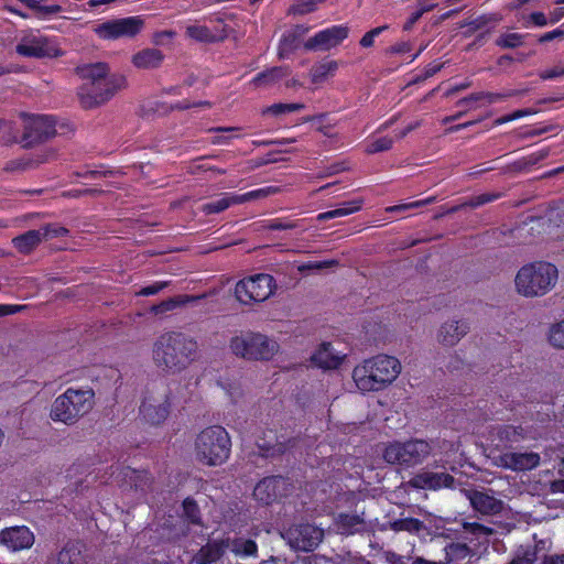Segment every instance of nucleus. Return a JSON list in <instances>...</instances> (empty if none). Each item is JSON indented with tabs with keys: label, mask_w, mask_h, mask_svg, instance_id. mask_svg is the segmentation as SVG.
Masks as SVG:
<instances>
[{
	"label": "nucleus",
	"mask_w": 564,
	"mask_h": 564,
	"mask_svg": "<svg viewBox=\"0 0 564 564\" xmlns=\"http://www.w3.org/2000/svg\"><path fill=\"white\" fill-rule=\"evenodd\" d=\"M94 391L91 389H67L52 404L50 416L54 422L67 425L76 423L93 408Z\"/></svg>",
	"instance_id": "423d86ee"
},
{
	"label": "nucleus",
	"mask_w": 564,
	"mask_h": 564,
	"mask_svg": "<svg viewBox=\"0 0 564 564\" xmlns=\"http://www.w3.org/2000/svg\"><path fill=\"white\" fill-rule=\"evenodd\" d=\"M258 448L260 451V455L264 457L280 455L285 451V446L282 443L271 444L269 442H259Z\"/></svg>",
	"instance_id": "a18cd8bd"
},
{
	"label": "nucleus",
	"mask_w": 564,
	"mask_h": 564,
	"mask_svg": "<svg viewBox=\"0 0 564 564\" xmlns=\"http://www.w3.org/2000/svg\"><path fill=\"white\" fill-rule=\"evenodd\" d=\"M304 107H305L304 104H301V102H291V104L279 102V104H273V105L267 107L263 110V115H272L274 117H279V116H282L285 113L300 111Z\"/></svg>",
	"instance_id": "58836bf2"
},
{
	"label": "nucleus",
	"mask_w": 564,
	"mask_h": 564,
	"mask_svg": "<svg viewBox=\"0 0 564 564\" xmlns=\"http://www.w3.org/2000/svg\"><path fill=\"white\" fill-rule=\"evenodd\" d=\"M197 343L177 332H167L162 334L153 346V361L156 366L180 371L185 368L195 358Z\"/></svg>",
	"instance_id": "7ed1b4c3"
},
{
	"label": "nucleus",
	"mask_w": 564,
	"mask_h": 564,
	"mask_svg": "<svg viewBox=\"0 0 564 564\" xmlns=\"http://www.w3.org/2000/svg\"><path fill=\"white\" fill-rule=\"evenodd\" d=\"M470 554V547L464 543H452L446 547V556L448 561L465 558Z\"/></svg>",
	"instance_id": "c03bdc74"
},
{
	"label": "nucleus",
	"mask_w": 564,
	"mask_h": 564,
	"mask_svg": "<svg viewBox=\"0 0 564 564\" xmlns=\"http://www.w3.org/2000/svg\"><path fill=\"white\" fill-rule=\"evenodd\" d=\"M229 547V538L209 541L193 557L194 564H212L218 561Z\"/></svg>",
	"instance_id": "4be33fe9"
},
{
	"label": "nucleus",
	"mask_w": 564,
	"mask_h": 564,
	"mask_svg": "<svg viewBox=\"0 0 564 564\" xmlns=\"http://www.w3.org/2000/svg\"><path fill=\"white\" fill-rule=\"evenodd\" d=\"M540 463V456L536 453H514L508 452L496 457V465L514 471H524L535 468Z\"/></svg>",
	"instance_id": "a211bd4d"
},
{
	"label": "nucleus",
	"mask_w": 564,
	"mask_h": 564,
	"mask_svg": "<svg viewBox=\"0 0 564 564\" xmlns=\"http://www.w3.org/2000/svg\"><path fill=\"white\" fill-rule=\"evenodd\" d=\"M529 115H531L530 110H517V111H514V112H512L510 115H507V116H503V117H500V118L496 119L495 120V126H501V124H505L507 122H510V121L523 118V117L529 116Z\"/></svg>",
	"instance_id": "4d7b16f0"
},
{
	"label": "nucleus",
	"mask_w": 564,
	"mask_h": 564,
	"mask_svg": "<svg viewBox=\"0 0 564 564\" xmlns=\"http://www.w3.org/2000/svg\"><path fill=\"white\" fill-rule=\"evenodd\" d=\"M400 372L399 359L380 354L357 365L352 370V380L361 393L378 392L389 387Z\"/></svg>",
	"instance_id": "f03ea898"
},
{
	"label": "nucleus",
	"mask_w": 564,
	"mask_h": 564,
	"mask_svg": "<svg viewBox=\"0 0 564 564\" xmlns=\"http://www.w3.org/2000/svg\"><path fill=\"white\" fill-rule=\"evenodd\" d=\"M547 338L553 347L564 349V319L550 327Z\"/></svg>",
	"instance_id": "79ce46f5"
},
{
	"label": "nucleus",
	"mask_w": 564,
	"mask_h": 564,
	"mask_svg": "<svg viewBox=\"0 0 564 564\" xmlns=\"http://www.w3.org/2000/svg\"><path fill=\"white\" fill-rule=\"evenodd\" d=\"M77 73L85 83L79 88L78 97L84 108H95L110 100L119 90L127 87L123 75L108 76L106 63L79 66Z\"/></svg>",
	"instance_id": "f257e3e1"
},
{
	"label": "nucleus",
	"mask_w": 564,
	"mask_h": 564,
	"mask_svg": "<svg viewBox=\"0 0 564 564\" xmlns=\"http://www.w3.org/2000/svg\"><path fill=\"white\" fill-rule=\"evenodd\" d=\"M85 556L78 543H68L59 552L57 564H85Z\"/></svg>",
	"instance_id": "2f4dec72"
},
{
	"label": "nucleus",
	"mask_w": 564,
	"mask_h": 564,
	"mask_svg": "<svg viewBox=\"0 0 564 564\" xmlns=\"http://www.w3.org/2000/svg\"><path fill=\"white\" fill-rule=\"evenodd\" d=\"M290 546L297 551L314 550L323 539V530L305 523L289 528L284 534Z\"/></svg>",
	"instance_id": "4468645a"
},
{
	"label": "nucleus",
	"mask_w": 564,
	"mask_h": 564,
	"mask_svg": "<svg viewBox=\"0 0 564 564\" xmlns=\"http://www.w3.org/2000/svg\"><path fill=\"white\" fill-rule=\"evenodd\" d=\"M496 198H497V196H495V195L481 194V195L473 198L470 200L469 205L473 207H477V206L484 205L486 203L492 202Z\"/></svg>",
	"instance_id": "680f3d73"
},
{
	"label": "nucleus",
	"mask_w": 564,
	"mask_h": 564,
	"mask_svg": "<svg viewBox=\"0 0 564 564\" xmlns=\"http://www.w3.org/2000/svg\"><path fill=\"white\" fill-rule=\"evenodd\" d=\"M219 386L228 394L231 400H236L241 394V387L236 381H219Z\"/></svg>",
	"instance_id": "864d4df0"
},
{
	"label": "nucleus",
	"mask_w": 564,
	"mask_h": 564,
	"mask_svg": "<svg viewBox=\"0 0 564 564\" xmlns=\"http://www.w3.org/2000/svg\"><path fill=\"white\" fill-rule=\"evenodd\" d=\"M563 35H564V31L562 29H555L553 31L544 33L539 39V42H541V43L550 42V41H553V40H555L557 37H562Z\"/></svg>",
	"instance_id": "e2e57ef3"
},
{
	"label": "nucleus",
	"mask_w": 564,
	"mask_h": 564,
	"mask_svg": "<svg viewBox=\"0 0 564 564\" xmlns=\"http://www.w3.org/2000/svg\"><path fill=\"white\" fill-rule=\"evenodd\" d=\"M390 527L395 532L406 531L410 533H417L424 528V524L419 519L402 518L391 522Z\"/></svg>",
	"instance_id": "e433bc0d"
},
{
	"label": "nucleus",
	"mask_w": 564,
	"mask_h": 564,
	"mask_svg": "<svg viewBox=\"0 0 564 564\" xmlns=\"http://www.w3.org/2000/svg\"><path fill=\"white\" fill-rule=\"evenodd\" d=\"M468 325L464 321H451L442 325L438 332V340L446 346L457 344L467 333Z\"/></svg>",
	"instance_id": "5701e85b"
},
{
	"label": "nucleus",
	"mask_w": 564,
	"mask_h": 564,
	"mask_svg": "<svg viewBox=\"0 0 564 564\" xmlns=\"http://www.w3.org/2000/svg\"><path fill=\"white\" fill-rule=\"evenodd\" d=\"M28 7L32 9L36 17L46 20L52 15L62 12V7L55 3L47 4L44 0H26Z\"/></svg>",
	"instance_id": "473e14b6"
},
{
	"label": "nucleus",
	"mask_w": 564,
	"mask_h": 564,
	"mask_svg": "<svg viewBox=\"0 0 564 564\" xmlns=\"http://www.w3.org/2000/svg\"><path fill=\"white\" fill-rule=\"evenodd\" d=\"M465 496L471 507L481 514H498L503 508V502L496 498L490 490L468 489L465 490Z\"/></svg>",
	"instance_id": "f3484780"
},
{
	"label": "nucleus",
	"mask_w": 564,
	"mask_h": 564,
	"mask_svg": "<svg viewBox=\"0 0 564 564\" xmlns=\"http://www.w3.org/2000/svg\"><path fill=\"white\" fill-rule=\"evenodd\" d=\"M479 100H481V94L477 93V94H471L468 97L459 99L456 105L458 107H467V106L471 107L470 106L471 104L479 101Z\"/></svg>",
	"instance_id": "0e129e2a"
},
{
	"label": "nucleus",
	"mask_w": 564,
	"mask_h": 564,
	"mask_svg": "<svg viewBox=\"0 0 564 564\" xmlns=\"http://www.w3.org/2000/svg\"><path fill=\"white\" fill-rule=\"evenodd\" d=\"M524 35L520 33H505L497 40L496 44L502 48H514L523 43Z\"/></svg>",
	"instance_id": "37998d69"
},
{
	"label": "nucleus",
	"mask_w": 564,
	"mask_h": 564,
	"mask_svg": "<svg viewBox=\"0 0 564 564\" xmlns=\"http://www.w3.org/2000/svg\"><path fill=\"white\" fill-rule=\"evenodd\" d=\"M15 52L28 58H55L64 54L56 37L44 35L40 31H29L21 35Z\"/></svg>",
	"instance_id": "9d476101"
},
{
	"label": "nucleus",
	"mask_w": 564,
	"mask_h": 564,
	"mask_svg": "<svg viewBox=\"0 0 564 564\" xmlns=\"http://www.w3.org/2000/svg\"><path fill=\"white\" fill-rule=\"evenodd\" d=\"M45 235L46 234L41 230H30L19 237H15L12 242L19 251L28 253L41 242Z\"/></svg>",
	"instance_id": "bb28decb"
},
{
	"label": "nucleus",
	"mask_w": 564,
	"mask_h": 564,
	"mask_svg": "<svg viewBox=\"0 0 564 564\" xmlns=\"http://www.w3.org/2000/svg\"><path fill=\"white\" fill-rule=\"evenodd\" d=\"M285 488L286 480L284 478L267 477L256 485L253 496L259 502L270 505L285 491Z\"/></svg>",
	"instance_id": "6ab92c4d"
},
{
	"label": "nucleus",
	"mask_w": 564,
	"mask_h": 564,
	"mask_svg": "<svg viewBox=\"0 0 564 564\" xmlns=\"http://www.w3.org/2000/svg\"><path fill=\"white\" fill-rule=\"evenodd\" d=\"M536 562V552L528 547L518 552L517 556L509 564H534Z\"/></svg>",
	"instance_id": "09e8293b"
},
{
	"label": "nucleus",
	"mask_w": 564,
	"mask_h": 564,
	"mask_svg": "<svg viewBox=\"0 0 564 564\" xmlns=\"http://www.w3.org/2000/svg\"><path fill=\"white\" fill-rule=\"evenodd\" d=\"M362 206V199H355L351 202L343 203L338 208L321 213L317 215L319 221H325L333 218L344 217L358 212Z\"/></svg>",
	"instance_id": "cd10ccee"
},
{
	"label": "nucleus",
	"mask_w": 564,
	"mask_h": 564,
	"mask_svg": "<svg viewBox=\"0 0 564 564\" xmlns=\"http://www.w3.org/2000/svg\"><path fill=\"white\" fill-rule=\"evenodd\" d=\"M411 51V44L409 42H399L392 45L388 52L390 54H403Z\"/></svg>",
	"instance_id": "bf43d9fd"
},
{
	"label": "nucleus",
	"mask_w": 564,
	"mask_h": 564,
	"mask_svg": "<svg viewBox=\"0 0 564 564\" xmlns=\"http://www.w3.org/2000/svg\"><path fill=\"white\" fill-rule=\"evenodd\" d=\"M362 525L364 520L358 514H340L337 520V529L341 534H352Z\"/></svg>",
	"instance_id": "72a5a7b5"
},
{
	"label": "nucleus",
	"mask_w": 564,
	"mask_h": 564,
	"mask_svg": "<svg viewBox=\"0 0 564 564\" xmlns=\"http://www.w3.org/2000/svg\"><path fill=\"white\" fill-rule=\"evenodd\" d=\"M275 290L276 283L272 275L258 273L236 283L235 297L242 305H252L267 301Z\"/></svg>",
	"instance_id": "1a4fd4ad"
},
{
	"label": "nucleus",
	"mask_w": 564,
	"mask_h": 564,
	"mask_svg": "<svg viewBox=\"0 0 564 564\" xmlns=\"http://www.w3.org/2000/svg\"><path fill=\"white\" fill-rule=\"evenodd\" d=\"M169 285L166 281H158L151 285L144 286L135 292L137 296H151L155 295Z\"/></svg>",
	"instance_id": "3c124183"
},
{
	"label": "nucleus",
	"mask_w": 564,
	"mask_h": 564,
	"mask_svg": "<svg viewBox=\"0 0 564 564\" xmlns=\"http://www.w3.org/2000/svg\"><path fill=\"white\" fill-rule=\"evenodd\" d=\"M522 431L523 430L521 427H514V426L507 425V426L500 427L497 432V435H498L499 441L503 444L513 443V442H519L521 438H523Z\"/></svg>",
	"instance_id": "ea45409f"
},
{
	"label": "nucleus",
	"mask_w": 564,
	"mask_h": 564,
	"mask_svg": "<svg viewBox=\"0 0 564 564\" xmlns=\"http://www.w3.org/2000/svg\"><path fill=\"white\" fill-rule=\"evenodd\" d=\"M422 11H419L417 9L410 15L408 21L404 23L403 29L405 31H409L412 29V26L421 19Z\"/></svg>",
	"instance_id": "338daca9"
},
{
	"label": "nucleus",
	"mask_w": 564,
	"mask_h": 564,
	"mask_svg": "<svg viewBox=\"0 0 564 564\" xmlns=\"http://www.w3.org/2000/svg\"><path fill=\"white\" fill-rule=\"evenodd\" d=\"M231 440L225 427L212 425L202 430L194 443L196 459L208 466H220L230 456Z\"/></svg>",
	"instance_id": "39448f33"
},
{
	"label": "nucleus",
	"mask_w": 564,
	"mask_h": 564,
	"mask_svg": "<svg viewBox=\"0 0 564 564\" xmlns=\"http://www.w3.org/2000/svg\"><path fill=\"white\" fill-rule=\"evenodd\" d=\"M348 34V26L333 25L314 34L305 42L304 46L310 51H329L347 39Z\"/></svg>",
	"instance_id": "2eb2a0df"
},
{
	"label": "nucleus",
	"mask_w": 564,
	"mask_h": 564,
	"mask_svg": "<svg viewBox=\"0 0 564 564\" xmlns=\"http://www.w3.org/2000/svg\"><path fill=\"white\" fill-rule=\"evenodd\" d=\"M24 120L23 141L26 145L41 142L56 132L55 120L47 115H22Z\"/></svg>",
	"instance_id": "ddd939ff"
},
{
	"label": "nucleus",
	"mask_w": 564,
	"mask_h": 564,
	"mask_svg": "<svg viewBox=\"0 0 564 564\" xmlns=\"http://www.w3.org/2000/svg\"><path fill=\"white\" fill-rule=\"evenodd\" d=\"M232 205H238L235 193H223L217 199L204 204L202 206V212L206 215L218 214Z\"/></svg>",
	"instance_id": "7c9ffc66"
},
{
	"label": "nucleus",
	"mask_w": 564,
	"mask_h": 564,
	"mask_svg": "<svg viewBox=\"0 0 564 564\" xmlns=\"http://www.w3.org/2000/svg\"><path fill=\"white\" fill-rule=\"evenodd\" d=\"M171 390L163 383L147 391L140 405V415L149 424H160L165 421L170 413Z\"/></svg>",
	"instance_id": "9b49d317"
},
{
	"label": "nucleus",
	"mask_w": 564,
	"mask_h": 564,
	"mask_svg": "<svg viewBox=\"0 0 564 564\" xmlns=\"http://www.w3.org/2000/svg\"><path fill=\"white\" fill-rule=\"evenodd\" d=\"M529 19L534 25L540 28L547 24V18L543 12H532Z\"/></svg>",
	"instance_id": "052dcab7"
},
{
	"label": "nucleus",
	"mask_w": 564,
	"mask_h": 564,
	"mask_svg": "<svg viewBox=\"0 0 564 564\" xmlns=\"http://www.w3.org/2000/svg\"><path fill=\"white\" fill-rule=\"evenodd\" d=\"M323 0H299L295 4L292 6L291 11L294 14H306L313 12L317 4Z\"/></svg>",
	"instance_id": "49530a36"
},
{
	"label": "nucleus",
	"mask_w": 564,
	"mask_h": 564,
	"mask_svg": "<svg viewBox=\"0 0 564 564\" xmlns=\"http://www.w3.org/2000/svg\"><path fill=\"white\" fill-rule=\"evenodd\" d=\"M227 551H230L236 556L246 557V556H254L257 554L258 547L253 540L245 539V538H235L229 539V547Z\"/></svg>",
	"instance_id": "c85d7f7f"
},
{
	"label": "nucleus",
	"mask_w": 564,
	"mask_h": 564,
	"mask_svg": "<svg viewBox=\"0 0 564 564\" xmlns=\"http://www.w3.org/2000/svg\"><path fill=\"white\" fill-rule=\"evenodd\" d=\"M431 452V444L424 440L395 441L386 446L383 459L391 465L412 467L423 463Z\"/></svg>",
	"instance_id": "6e6552de"
},
{
	"label": "nucleus",
	"mask_w": 564,
	"mask_h": 564,
	"mask_svg": "<svg viewBox=\"0 0 564 564\" xmlns=\"http://www.w3.org/2000/svg\"><path fill=\"white\" fill-rule=\"evenodd\" d=\"M186 34L191 39L199 42H215L223 39V35L220 33L212 30L207 25L198 23L188 25L186 28Z\"/></svg>",
	"instance_id": "c756f323"
},
{
	"label": "nucleus",
	"mask_w": 564,
	"mask_h": 564,
	"mask_svg": "<svg viewBox=\"0 0 564 564\" xmlns=\"http://www.w3.org/2000/svg\"><path fill=\"white\" fill-rule=\"evenodd\" d=\"M453 482L454 478L451 475L431 471L420 473L410 480V485L414 488L432 490L451 487Z\"/></svg>",
	"instance_id": "412c9836"
},
{
	"label": "nucleus",
	"mask_w": 564,
	"mask_h": 564,
	"mask_svg": "<svg viewBox=\"0 0 564 564\" xmlns=\"http://www.w3.org/2000/svg\"><path fill=\"white\" fill-rule=\"evenodd\" d=\"M564 75V66H556L551 69H545L541 73V78L543 79H553Z\"/></svg>",
	"instance_id": "13d9d810"
},
{
	"label": "nucleus",
	"mask_w": 564,
	"mask_h": 564,
	"mask_svg": "<svg viewBox=\"0 0 564 564\" xmlns=\"http://www.w3.org/2000/svg\"><path fill=\"white\" fill-rule=\"evenodd\" d=\"M289 67L275 66L259 73L252 84L257 87H269L290 75Z\"/></svg>",
	"instance_id": "393cba45"
},
{
	"label": "nucleus",
	"mask_w": 564,
	"mask_h": 564,
	"mask_svg": "<svg viewBox=\"0 0 564 564\" xmlns=\"http://www.w3.org/2000/svg\"><path fill=\"white\" fill-rule=\"evenodd\" d=\"M230 350L248 360H269L279 350V344L260 333H242L230 339Z\"/></svg>",
	"instance_id": "0eeeda50"
},
{
	"label": "nucleus",
	"mask_w": 564,
	"mask_h": 564,
	"mask_svg": "<svg viewBox=\"0 0 564 564\" xmlns=\"http://www.w3.org/2000/svg\"><path fill=\"white\" fill-rule=\"evenodd\" d=\"M481 94V100H486L487 104H495L501 100H505L509 97H512L514 95V91L508 90L503 93H480Z\"/></svg>",
	"instance_id": "5fc2aeb1"
},
{
	"label": "nucleus",
	"mask_w": 564,
	"mask_h": 564,
	"mask_svg": "<svg viewBox=\"0 0 564 564\" xmlns=\"http://www.w3.org/2000/svg\"><path fill=\"white\" fill-rule=\"evenodd\" d=\"M164 55L156 48H144L135 53L131 62L133 66L140 69H152L159 67L163 62Z\"/></svg>",
	"instance_id": "b1692460"
},
{
	"label": "nucleus",
	"mask_w": 564,
	"mask_h": 564,
	"mask_svg": "<svg viewBox=\"0 0 564 564\" xmlns=\"http://www.w3.org/2000/svg\"><path fill=\"white\" fill-rule=\"evenodd\" d=\"M345 352L335 351L329 343H322L311 357V361L324 370L337 369L346 358Z\"/></svg>",
	"instance_id": "aec40b11"
},
{
	"label": "nucleus",
	"mask_w": 564,
	"mask_h": 564,
	"mask_svg": "<svg viewBox=\"0 0 564 564\" xmlns=\"http://www.w3.org/2000/svg\"><path fill=\"white\" fill-rule=\"evenodd\" d=\"M278 192H279V188L275 186H265V187L253 189V191H250V192H247L243 194L235 193V196H236L237 204L240 205V204H245L247 202L265 198V197H268L272 194H275Z\"/></svg>",
	"instance_id": "f704fd0d"
},
{
	"label": "nucleus",
	"mask_w": 564,
	"mask_h": 564,
	"mask_svg": "<svg viewBox=\"0 0 564 564\" xmlns=\"http://www.w3.org/2000/svg\"><path fill=\"white\" fill-rule=\"evenodd\" d=\"M393 145V139L390 137H370L366 144V152L368 154H375L383 151H388Z\"/></svg>",
	"instance_id": "4c0bfd02"
},
{
	"label": "nucleus",
	"mask_w": 564,
	"mask_h": 564,
	"mask_svg": "<svg viewBox=\"0 0 564 564\" xmlns=\"http://www.w3.org/2000/svg\"><path fill=\"white\" fill-rule=\"evenodd\" d=\"M338 69L336 61H324L311 68V80L314 84H322L328 78L333 77Z\"/></svg>",
	"instance_id": "a878e982"
},
{
	"label": "nucleus",
	"mask_w": 564,
	"mask_h": 564,
	"mask_svg": "<svg viewBox=\"0 0 564 564\" xmlns=\"http://www.w3.org/2000/svg\"><path fill=\"white\" fill-rule=\"evenodd\" d=\"M183 509H184L185 516L187 517V519L191 522L197 523L199 521L198 506L193 499L186 498L183 501Z\"/></svg>",
	"instance_id": "8fccbe9b"
},
{
	"label": "nucleus",
	"mask_w": 564,
	"mask_h": 564,
	"mask_svg": "<svg viewBox=\"0 0 564 564\" xmlns=\"http://www.w3.org/2000/svg\"><path fill=\"white\" fill-rule=\"evenodd\" d=\"M34 540L33 532L25 525L10 527L0 531V544L12 552L30 549Z\"/></svg>",
	"instance_id": "dca6fc26"
},
{
	"label": "nucleus",
	"mask_w": 564,
	"mask_h": 564,
	"mask_svg": "<svg viewBox=\"0 0 564 564\" xmlns=\"http://www.w3.org/2000/svg\"><path fill=\"white\" fill-rule=\"evenodd\" d=\"M433 200H434V198L430 197V198H426V199L415 200V202H412V203H404V204L393 205V206L387 207L386 212H388V213L406 212V210H410L412 208H417V207L427 205V204L432 203Z\"/></svg>",
	"instance_id": "de8ad7c7"
},
{
	"label": "nucleus",
	"mask_w": 564,
	"mask_h": 564,
	"mask_svg": "<svg viewBox=\"0 0 564 564\" xmlns=\"http://www.w3.org/2000/svg\"><path fill=\"white\" fill-rule=\"evenodd\" d=\"M188 302V297H174L166 301L161 302L160 304L153 305L151 307V312L155 315L164 314L166 312L175 310L177 306L185 304Z\"/></svg>",
	"instance_id": "a19ab883"
},
{
	"label": "nucleus",
	"mask_w": 564,
	"mask_h": 564,
	"mask_svg": "<svg viewBox=\"0 0 564 564\" xmlns=\"http://www.w3.org/2000/svg\"><path fill=\"white\" fill-rule=\"evenodd\" d=\"M144 28V20L139 15L107 20L94 28L95 34L105 41L133 39Z\"/></svg>",
	"instance_id": "f8f14e48"
},
{
	"label": "nucleus",
	"mask_w": 564,
	"mask_h": 564,
	"mask_svg": "<svg viewBox=\"0 0 564 564\" xmlns=\"http://www.w3.org/2000/svg\"><path fill=\"white\" fill-rule=\"evenodd\" d=\"M443 67V64L431 63L424 68L423 78H429L437 74Z\"/></svg>",
	"instance_id": "69168bd1"
},
{
	"label": "nucleus",
	"mask_w": 564,
	"mask_h": 564,
	"mask_svg": "<svg viewBox=\"0 0 564 564\" xmlns=\"http://www.w3.org/2000/svg\"><path fill=\"white\" fill-rule=\"evenodd\" d=\"M542 564H564V554L545 556Z\"/></svg>",
	"instance_id": "774afa93"
},
{
	"label": "nucleus",
	"mask_w": 564,
	"mask_h": 564,
	"mask_svg": "<svg viewBox=\"0 0 564 564\" xmlns=\"http://www.w3.org/2000/svg\"><path fill=\"white\" fill-rule=\"evenodd\" d=\"M336 264H337L336 260L308 261V262L304 263L303 265H301L299 269H300V271L322 270V269L330 268Z\"/></svg>",
	"instance_id": "6e6d98bb"
},
{
	"label": "nucleus",
	"mask_w": 564,
	"mask_h": 564,
	"mask_svg": "<svg viewBox=\"0 0 564 564\" xmlns=\"http://www.w3.org/2000/svg\"><path fill=\"white\" fill-rule=\"evenodd\" d=\"M558 279L557 268L546 261H535L523 265L517 273L514 283L519 294L539 297L549 293Z\"/></svg>",
	"instance_id": "20e7f679"
},
{
	"label": "nucleus",
	"mask_w": 564,
	"mask_h": 564,
	"mask_svg": "<svg viewBox=\"0 0 564 564\" xmlns=\"http://www.w3.org/2000/svg\"><path fill=\"white\" fill-rule=\"evenodd\" d=\"M464 529L468 534L476 538L479 545L488 543V538L494 533L492 528L476 522L464 523Z\"/></svg>",
	"instance_id": "c9c22d12"
},
{
	"label": "nucleus",
	"mask_w": 564,
	"mask_h": 564,
	"mask_svg": "<svg viewBox=\"0 0 564 564\" xmlns=\"http://www.w3.org/2000/svg\"><path fill=\"white\" fill-rule=\"evenodd\" d=\"M388 29V25H381L367 32L360 40L362 47H371L375 43V39L379 36L383 31Z\"/></svg>",
	"instance_id": "603ef678"
}]
</instances>
